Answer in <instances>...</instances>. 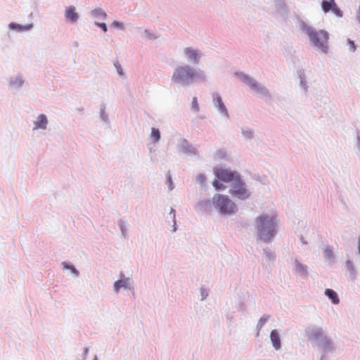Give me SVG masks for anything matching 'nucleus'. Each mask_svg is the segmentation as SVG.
Instances as JSON below:
<instances>
[{
	"label": "nucleus",
	"instance_id": "obj_52",
	"mask_svg": "<svg viewBox=\"0 0 360 360\" xmlns=\"http://www.w3.org/2000/svg\"><path fill=\"white\" fill-rule=\"evenodd\" d=\"M93 360H98V357H97V356H96V355H95V356H94V357Z\"/></svg>",
	"mask_w": 360,
	"mask_h": 360
},
{
	"label": "nucleus",
	"instance_id": "obj_29",
	"mask_svg": "<svg viewBox=\"0 0 360 360\" xmlns=\"http://www.w3.org/2000/svg\"><path fill=\"white\" fill-rule=\"evenodd\" d=\"M150 136L153 143H155L159 142L161 139V134L160 130L158 128L152 127Z\"/></svg>",
	"mask_w": 360,
	"mask_h": 360
},
{
	"label": "nucleus",
	"instance_id": "obj_21",
	"mask_svg": "<svg viewBox=\"0 0 360 360\" xmlns=\"http://www.w3.org/2000/svg\"><path fill=\"white\" fill-rule=\"evenodd\" d=\"M48 118L46 115L40 114L34 122V129H46L48 125Z\"/></svg>",
	"mask_w": 360,
	"mask_h": 360
},
{
	"label": "nucleus",
	"instance_id": "obj_7",
	"mask_svg": "<svg viewBox=\"0 0 360 360\" xmlns=\"http://www.w3.org/2000/svg\"><path fill=\"white\" fill-rule=\"evenodd\" d=\"M236 75L240 79V80L243 82H244L247 86H248L252 91H255L260 97L269 99L272 98V95L270 93L269 90L263 84L257 82V81L254 78L242 72H236Z\"/></svg>",
	"mask_w": 360,
	"mask_h": 360
},
{
	"label": "nucleus",
	"instance_id": "obj_38",
	"mask_svg": "<svg viewBox=\"0 0 360 360\" xmlns=\"http://www.w3.org/2000/svg\"><path fill=\"white\" fill-rule=\"evenodd\" d=\"M166 184L167 185L169 191H172L174 188V184L172 181V176L169 172L166 174Z\"/></svg>",
	"mask_w": 360,
	"mask_h": 360
},
{
	"label": "nucleus",
	"instance_id": "obj_42",
	"mask_svg": "<svg viewBox=\"0 0 360 360\" xmlns=\"http://www.w3.org/2000/svg\"><path fill=\"white\" fill-rule=\"evenodd\" d=\"M200 297H201L200 300L201 301L205 300L209 295L208 290L205 288H200Z\"/></svg>",
	"mask_w": 360,
	"mask_h": 360
},
{
	"label": "nucleus",
	"instance_id": "obj_6",
	"mask_svg": "<svg viewBox=\"0 0 360 360\" xmlns=\"http://www.w3.org/2000/svg\"><path fill=\"white\" fill-rule=\"evenodd\" d=\"M236 75L240 79V80L243 82H244L247 86H248L252 91H255L260 97L269 99L272 98V95L270 93L269 90L263 84L257 82V81L254 78L242 72H236Z\"/></svg>",
	"mask_w": 360,
	"mask_h": 360
},
{
	"label": "nucleus",
	"instance_id": "obj_49",
	"mask_svg": "<svg viewBox=\"0 0 360 360\" xmlns=\"http://www.w3.org/2000/svg\"><path fill=\"white\" fill-rule=\"evenodd\" d=\"M356 18L358 22L360 24V5L359 6V8L356 11Z\"/></svg>",
	"mask_w": 360,
	"mask_h": 360
},
{
	"label": "nucleus",
	"instance_id": "obj_39",
	"mask_svg": "<svg viewBox=\"0 0 360 360\" xmlns=\"http://www.w3.org/2000/svg\"><path fill=\"white\" fill-rule=\"evenodd\" d=\"M114 66L116 69V71H117V73L118 75H120L121 77H124L125 75L124 72L122 69V67L121 64L119 63V61H115L114 63Z\"/></svg>",
	"mask_w": 360,
	"mask_h": 360
},
{
	"label": "nucleus",
	"instance_id": "obj_12",
	"mask_svg": "<svg viewBox=\"0 0 360 360\" xmlns=\"http://www.w3.org/2000/svg\"><path fill=\"white\" fill-rule=\"evenodd\" d=\"M214 207L213 198L212 200L202 199L199 200L195 206V210L198 213H210Z\"/></svg>",
	"mask_w": 360,
	"mask_h": 360
},
{
	"label": "nucleus",
	"instance_id": "obj_9",
	"mask_svg": "<svg viewBox=\"0 0 360 360\" xmlns=\"http://www.w3.org/2000/svg\"><path fill=\"white\" fill-rule=\"evenodd\" d=\"M214 174L221 181L231 184L236 182V179L241 176L237 171L217 167L214 168Z\"/></svg>",
	"mask_w": 360,
	"mask_h": 360
},
{
	"label": "nucleus",
	"instance_id": "obj_31",
	"mask_svg": "<svg viewBox=\"0 0 360 360\" xmlns=\"http://www.w3.org/2000/svg\"><path fill=\"white\" fill-rule=\"evenodd\" d=\"M346 266L349 272V275L352 277V278L355 279L356 276V271L352 262L349 259L347 260Z\"/></svg>",
	"mask_w": 360,
	"mask_h": 360
},
{
	"label": "nucleus",
	"instance_id": "obj_20",
	"mask_svg": "<svg viewBox=\"0 0 360 360\" xmlns=\"http://www.w3.org/2000/svg\"><path fill=\"white\" fill-rule=\"evenodd\" d=\"M295 270L302 278H307L308 276V266L302 264L297 259L295 261Z\"/></svg>",
	"mask_w": 360,
	"mask_h": 360
},
{
	"label": "nucleus",
	"instance_id": "obj_32",
	"mask_svg": "<svg viewBox=\"0 0 360 360\" xmlns=\"http://www.w3.org/2000/svg\"><path fill=\"white\" fill-rule=\"evenodd\" d=\"M264 251V256L265 258L269 261H274L276 259V253L273 252L271 249L269 248H266L263 250Z\"/></svg>",
	"mask_w": 360,
	"mask_h": 360
},
{
	"label": "nucleus",
	"instance_id": "obj_46",
	"mask_svg": "<svg viewBox=\"0 0 360 360\" xmlns=\"http://www.w3.org/2000/svg\"><path fill=\"white\" fill-rule=\"evenodd\" d=\"M94 25L97 27L101 28L104 32H106L108 31V27L105 22H99L95 21Z\"/></svg>",
	"mask_w": 360,
	"mask_h": 360
},
{
	"label": "nucleus",
	"instance_id": "obj_2",
	"mask_svg": "<svg viewBox=\"0 0 360 360\" xmlns=\"http://www.w3.org/2000/svg\"><path fill=\"white\" fill-rule=\"evenodd\" d=\"M171 81L177 86L186 88L194 83L207 82V76L200 68H195L188 64H184L175 68Z\"/></svg>",
	"mask_w": 360,
	"mask_h": 360
},
{
	"label": "nucleus",
	"instance_id": "obj_23",
	"mask_svg": "<svg viewBox=\"0 0 360 360\" xmlns=\"http://www.w3.org/2000/svg\"><path fill=\"white\" fill-rule=\"evenodd\" d=\"M90 15L98 20H106L108 15L101 8H96L90 11Z\"/></svg>",
	"mask_w": 360,
	"mask_h": 360
},
{
	"label": "nucleus",
	"instance_id": "obj_10",
	"mask_svg": "<svg viewBox=\"0 0 360 360\" xmlns=\"http://www.w3.org/2000/svg\"><path fill=\"white\" fill-rule=\"evenodd\" d=\"M212 97L213 105L215 108H217L219 113L221 116L229 119L230 117L229 110L225 105L220 94L218 92H214L212 94Z\"/></svg>",
	"mask_w": 360,
	"mask_h": 360
},
{
	"label": "nucleus",
	"instance_id": "obj_53",
	"mask_svg": "<svg viewBox=\"0 0 360 360\" xmlns=\"http://www.w3.org/2000/svg\"><path fill=\"white\" fill-rule=\"evenodd\" d=\"M149 150H150V153H152L153 151L152 148H149Z\"/></svg>",
	"mask_w": 360,
	"mask_h": 360
},
{
	"label": "nucleus",
	"instance_id": "obj_25",
	"mask_svg": "<svg viewBox=\"0 0 360 360\" xmlns=\"http://www.w3.org/2000/svg\"><path fill=\"white\" fill-rule=\"evenodd\" d=\"M270 319V315L264 314L258 321L257 324V334L256 336L258 337L260 333V330L264 326V325L268 322Z\"/></svg>",
	"mask_w": 360,
	"mask_h": 360
},
{
	"label": "nucleus",
	"instance_id": "obj_1",
	"mask_svg": "<svg viewBox=\"0 0 360 360\" xmlns=\"http://www.w3.org/2000/svg\"><path fill=\"white\" fill-rule=\"evenodd\" d=\"M305 335L312 347H317L321 352L319 360H326L328 354L336 352L334 340L322 327L310 325L305 328Z\"/></svg>",
	"mask_w": 360,
	"mask_h": 360
},
{
	"label": "nucleus",
	"instance_id": "obj_35",
	"mask_svg": "<svg viewBox=\"0 0 360 360\" xmlns=\"http://www.w3.org/2000/svg\"><path fill=\"white\" fill-rule=\"evenodd\" d=\"M206 180L207 177L203 174H199L196 176V182L200 185L202 188H205L206 187Z\"/></svg>",
	"mask_w": 360,
	"mask_h": 360
},
{
	"label": "nucleus",
	"instance_id": "obj_18",
	"mask_svg": "<svg viewBox=\"0 0 360 360\" xmlns=\"http://www.w3.org/2000/svg\"><path fill=\"white\" fill-rule=\"evenodd\" d=\"M180 147L181 152L184 153L194 155H198L197 149L185 139L181 141Z\"/></svg>",
	"mask_w": 360,
	"mask_h": 360
},
{
	"label": "nucleus",
	"instance_id": "obj_16",
	"mask_svg": "<svg viewBox=\"0 0 360 360\" xmlns=\"http://www.w3.org/2000/svg\"><path fill=\"white\" fill-rule=\"evenodd\" d=\"M65 18L66 20L72 24L77 22L79 15L76 12V8L73 6H70L66 8L65 11Z\"/></svg>",
	"mask_w": 360,
	"mask_h": 360
},
{
	"label": "nucleus",
	"instance_id": "obj_15",
	"mask_svg": "<svg viewBox=\"0 0 360 360\" xmlns=\"http://www.w3.org/2000/svg\"><path fill=\"white\" fill-rule=\"evenodd\" d=\"M24 83L25 79L22 74L11 76L8 80L9 86L12 89L15 90L20 89L23 86Z\"/></svg>",
	"mask_w": 360,
	"mask_h": 360
},
{
	"label": "nucleus",
	"instance_id": "obj_8",
	"mask_svg": "<svg viewBox=\"0 0 360 360\" xmlns=\"http://www.w3.org/2000/svg\"><path fill=\"white\" fill-rule=\"evenodd\" d=\"M229 193L233 198L240 200H246L251 196V192L248 188L247 184L242 176L236 179V182L231 184Z\"/></svg>",
	"mask_w": 360,
	"mask_h": 360
},
{
	"label": "nucleus",
	"instance_id": "obj_36",
	"mask_svg": "<svg viewBox=\"0 0 360 360\" xmlns=\"http://www.w3.org/2000/svg\"><path fill=\"white\" fill-rule=\"evenodd\" d=\"M212 185L217 191H223L226 188V186L219 179H214Z\"/></svg>",
	"mask_w": 360,
	"mask_h": 360
},
{
	"label": "nucleus",
	"instance_id": "obj_14",
	"mask_svg": "<svg viewBox=\"0 0 360 360\" xmlns=\"http://www.w3.org/2000/svg\"><path fill=\"white\" fill-rule=\"evenodd\" d=\"M297 78L299 79L300 87L304 90V94L307 95L309 91V86L307 84L305 70L302 68H299L297 70Z\"/></svg>",
	"mask_w": 360,
	"mask_h": 360
},
{
	"label": "nucleus",
	"instance_id": "obj_11",
	"mask_svg": "<svg viewBox=\"0 0 360 360\" xmlns=\"http://www.w3.org/2000/svg\"><path fill=\"white\" fill-rule=\"evenodd\" d=\"M184 53L188 62L193 65H198L200 63L202 57V53L200 51L192 47H186L184 49Z\"/></svg>",
	"mask_w": 360,
	"mask_h": 360
},
{
	"label": "nucleus",
	"instance_id": "obj_33",
	"mask_svg": "<svg viewBox=\"0 0 360 360\" xmlns=\"http://www.w3.org/2000/svg\"><path fill=\"white\" fill-rule=\"evenodd\" d=\"M241 132L243 136L246 139H252L254 135V131L248 127H242Z\"/></svg>",
	"mask_w": 360,
	"mask_h": 360
},
{
	"label": "nucleus",
	"instance_id": "obj_44",
	"mask_svg": "<svg viewBox=\"0 0 360 360\" xmlns=\"http://www.w3.org/2000/svg\"><path fill=\"white\" fill-rule=\"evenodd\" d=\"M347 43L349 46V51L352 53L355 52L356 50V45L355 44L354 41L348 38L347 39Z\"/></svg>",
	"mask_w": 360,
	"mask_h": 360
},
{
	"label": "nucleus",
	"instance_id": "obj_19",
	"mask_svg": "<svg viewBox=\"0 0 360 360\" xmlns=\"http://www.w3.org/2000/svg\"><path fill=\"white\" fill-rule=\"evenodd\" d=\"M8 28L11 30L22 32L31 30L33 28V24L22 25L16 22H11L8 24Z\"/></svg>",
	"mask_w": 360,
	"mask_h": 360
},
{
	"label": "nucleus",
	"instance_id": "obj_5",
	"mask_svg": "<svg viewBox=\"0 0 360 360\" xmlns=\"http://www.w3.org/2000/svg\"><path fill=\"white\" fill-rule=\"evenodd\" d=\"M213 202L214 207L217 210L221 215L235 214L238 211V207L236 202L226 195L216 193L213 196Z\"/></svg>",
	"mask_w": 360,
	"mask_h": 360
},
{
	"label": "nucleus",
	"instance_id": "obj_22",
	"mask_svg": "<svg viewBox=\"0 0 360 360\" xmlns=\"http://www.w3.org/2000/svg\"><path fill=\"white\" fill-rule=\"evenodd\" d=\"M324 294L333 304H338L340 303L338 295L334 290L327 288L325 290Z\"/></svg>",
	"mask_w": 360,
	"mask_h": 360
},
{
	"label": "nucleus",
	"instance_id": "obj_47",
	"mask_svg": "<svg viewBox=\"0 0 360 360\" xmlns=\"http://www.w3.org/2000/svg\"><path fill=\"white\" fill-rule=\"evenodd\" d=\"M356 146L357 149L360 151V130H356Z\"/></svg>",
	"mask_w": 360,
	"mask_h": 360
},
{
	"label": "nucleus",
	"instance_id": "obj_41",
	"mask_svg": "<svg viewBox=\"0 0 360 360\" xmlns=\"http://www.w3.org/2000/svg\"><path fill=\"white\" fill-rule=\"evenodd\" d=\"M169 214L172 215V221H173V229L172 230V232H175L176 231V211L174 208L170 209Z\"/></svg>",
	"mask_w": 360,
	"mask_h": 360
},
{
	"label": "nucleus",
	"instance_id": "obj_40",
	"mask_svg": "<svg viewBox=\"0 0 360 360\" xmlns=\"http://www.w3.org/2000/svg\"><path fill=\"white\" fill-rule=\"evenodd\" d=\"M191 110L195 112H199L200 110V107H199V105H198V98L197 97H193L192 98V102H191Z\"/></svg>",
	"mask_w": 360,
	"mask_h": 360
},
{
	"label": "nucleus",
	"instance_id": "obj_50",
	"mask_svg": "<svg viewBox=\"0 0 360 360\" xmlns=\"http://www.w3.org/2000/svg\"><path fill=\"white\" fill-rule=\"evenodd\" d=\"M89 351V349L88 347L84 348V356H86L88 354Z\"/></svg>",
	"mask_w": 360,
	"mask_h": 360
},
{
	"label": "nucleus",
	"instance_id": "obj_3",
	"mask_svg": "<svg viewBox=\"0 0 360 360\" xmlns=\"http://www.w3.org/2000/svg\"><path fill=\"white\" fill-rule=\"evenodd\" d=\"M278 229V220L274 214L262 213L255 219L257 240L269 244L276 237Z\"/></svg>",
	"mask_w": 360,
	"mask_h": 360
},
{
	"label": "nucleus",
	"instance_id": "obj_54",
	"mask_svg": "<svg viewBox=\"0 0 360 360\" xmlns=\"http://www.w3.org/2000/svg\"><path fill=\"white\" fill-rule=\"evenodd\" d=\"M83 110V108H79V111H82Z\"/></svg>",
	"mask_w": 360,
	"mask_h": 360
},
{
	"label": "nucleus",
	"instance_id": "obj_45",
	"mask_svg": "<svg viewBox=\"0 0 360 360\" xmlns=\"http://www.w3.org/2000/svg\"><path fill=\"white\" fill-rule=\"evenodd\" d=\"M112 26L115 28L123 30L124 29V23L120 21L115 20L112 22Z\"/></svg>",
	"mask_w": 360,
	"mask_h": 360
},
{
	"label": "nucleus",
	"instance_id": "obj_26",
	"mask_svg": "<svg viewBox=\"0 0 360 360\" xmlns=\"http://www.w3.org/2000/svg\"><path fill=\"white\" fill-rule=\"evenodd\" d=\"M141 34L143 38L150 41H154L158 38V36L155 33L148 29L142 30Z\"/></svg>",
	"mask_w": 360,
	"mask_h": 360
},
{
	"label": "nucleus",
	"instance_id": "obj_43",
	"mask_svg": "<svg viewBox=\"0 0 360 360\" xmlns=\"http://www.w3.org/2000/svg\"><path fill=\"white\" fill-rule=\"evenodd\" d=\"M214 158L224 159L226 157V151L223 149H219L214 153Z\"/></svg>",
	"mask_w": 360,
	"mask_h": 360
},
{
	"label": "nucleus",
	"instance_id": "obj_13",
	"mask_svg": "<svg viewBox=\"0 0 360 360\" xmlns=\"http://www.w3.org/2000/svg\"><path fill=\"white\" fill-rule=\"evenodd\" d=\"M130 278L125 277L123 273H120V279L114 283L113 288L114 291L117 293L122 288H130Z\"/></svg>",
	"mask_w": 360,
	"mask_h": 360
},
{
	"label": "nucleus",
	"instance_id": "obj_37",
	"mask_svg": "<svg viewBox=\"0 0 360 360\" xmlns=\"http://www.w3.org/2000/svg\"><path fill=\"white\" fill-rule=\"evenodd\" d=\"M333 4L332 5L333 8H331L332 10L330 11L333 12L337 17H339V18L342 17L343 13L340 10V8L338 6L336 3L335 2V4Z\"/></svg>",
	"mask_w": 360,
	"mask_h": 360
},
{
	"label": "nucleus",
	"instance_id": "obj_4",
	"mask_svg": "<svg viewBox=\"0 0 360 360\" xmlns=\"http://www.w3.org/2000/svg\"><path fill=\"white\" fill-rule=\"evenodd\" d=\"M300 29L307 35L311 45L324 54L329 52L328 41L330 34L324 30H316L303 20L300 22Z\"/></svg>",
	"mask_w": 360,
	"mask_h": 360
},
{
	"label": "nucleus",
	"instance_id": "obj_27",
	"mask_svg": "<svg viewBox=\"0 0 360 360\" xmlns=\"http://www.w3.org/2000/svg\"><path fill=\"white\" fill-rule=\"evenodd\" d=\"M118 226L120 229V231L122 233V236L123 238H126L128 236V230H127V221H124L123 219H120L117 221Z\"/></svg>",
	"mask_w": 360,
	"mask_h": 360
},
{
	"label": "nucleus",
	"instance_id": "obj_34",
	"mask_svg": "<svg viewBox=\"0 0 360 360\" xmlns=\"http://www.w3.org/2000/svg\"><path fill=\"white\" fill-rule=\"evenodd\" d=\"M100 117L103 122H109L108 115L105 112V105L104 104L100 105Z\"/></svg>",
	"mask_w": 360,
	"mask_h": 360
},
{
	"label": "nucleus",
	"instance_id": "obj_17",
	"mask_svg": "<svg viewBox=\"0 0 360 360\" xmlns=\"http://www.w3.org/2000/svg\"><path fill=\"white\" fill-rule=\"evenodd\" d=\"M270 340L273 347L278 351L281 349V340L278 331L276 329H274L270 333Z\"/></svg>",
	"mask_w": 360,
	"mask_h": 360
},
{
	"label": "nucleus",
	"instance_id": "obj_28",
	"mask_svg": "<svg viewBox=\"0 0 360 360\" xmlns=\"http://www.w3.org/2000/svg\"><path fill=\"white\" fill-rule=\"evenodd\" d=\"M323 256L326 259L329 260L330 262H335V255L333 251V249L330 246H327L323 252Z\"/></svg>",
	"mask_w": 360,
	"mask_h": 360
},
{
	"label": "nucleus",
	"instance_id": "obj_30",
	"mask_svg": "<svg viewBox=\"0 0 360 360\" xmlns=\"http://www.w3.org/2000/svg\"><path fill=\"white\" fill-rule=\"evenodd\" d=\"M335 0L322 1L321 6L323 11L326 13L330 12L333 8L332 4H335Z\"/></svg>",
	"mask_w": 360,
	"mask_h": 360
},
{
	"label": "nucleus",
	"instance_id": "obj_24",
	"mask_svg": "<svg viewBox=\"0 0 360 360\" xmlns=\"http://www.w3.org/2000/svg\"><path fill=\"white\" fill-rule=\"evenodd\" d=\"M61 264L63 266V269L64 270H70L74 277L77 278L79 276V271L70 262H63Z\"/></svg>",
	"mask_w": 360,
	"mask_h": 360
},
{
	"label": "nucleus",
	"instance_id": "obj_48",
	"mask_svg": "<svg viewBox=\"0 0 360 360\" xmlns=\"http://www.w3.org/2000/svg\"><path fill=\"white\" fill-rule=\"evenodd\" d=\"M238 310L242 312H245L247 311L245 304L242 302H240Z\"/></svg>",
	"mask_w": 360,
	"mask_h": 360
},
{
	"label": "nucleus",
	"instance_id": "obj_51",
	"mask_svg": "<svg viewBox=\"0 0 360 360\" xmlns=\"http://www.w3.org/2000/svg\"><path fill=\"white\" fill-rule=\"evenodd\" d=\"M300 240H301V242L302 243V244H305V243H307L304 240L303 237H301V238H300Z\"/></svg>",
	"mask_w": 360,
	"mask_h": 360
}]
</instances>
